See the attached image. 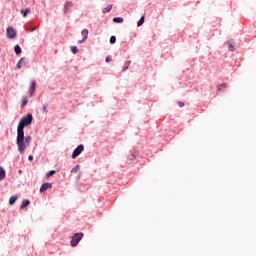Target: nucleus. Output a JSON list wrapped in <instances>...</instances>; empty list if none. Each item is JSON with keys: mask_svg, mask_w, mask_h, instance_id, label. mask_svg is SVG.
Segmentation results:
<instances>
[{"mask_svg": "<svg viewBox=\"0 0 256 256\" xmlns=\"http://www.w3.org/2000/svg\"><path fill=\"white\" fill-rule=\"evenodd\" d=\"M129 63H130V62H126V63H125L124 71H127V70L129 69Z\"/></svg>", "mask_w": 256, "mask_h": 256, "instance_id": "cd10ccee", "label": "nucleus"}, {"mask_svg": "<svg viewBox=\"0 0 256 256\" xmlns=\"http://www.w3.org/2000/svg\"><path fill=\"white\" fill-rule=\"evenodd\" d=\"M47 189H53V184L52 183L42 184V186L40 187V193L47 191Z\"/></svg>", "mask_w": 256, "mask_h": 256, "instance_id": "423d86ee", "label": "nucleus"}, {"mask_svg": "<svg viewBox=\"0 0 256 256\" xmlns=\"http://www.w3.org/2000/svg\"><path fill=\"white\" fill-rule=\"evenodd\" d=\"M5 176H6L5 169L2 166H0V181H3V179H5Z\"/></svg>", "mask_w": 256, "mask_h": 256, "instance_id": "1a4fd4ad", "label": "nucleus"}, {"mask_svg": "<svg viewBox=\"0 0 256 256\" xmlns=\"http://www.w3.org/2000/svg\"><path fill=\"white\" fill-rule=\"evenodd\" d=\"M110 43H111V45L117 43V37L111 36V37H110Z\"/></svg>", "mask_w": 256, "mask_h": 256, "instance_id": "5701e85b", "label": "nucleus"}, {"mask_svg": "<svg viewBox=\"0 0 256 256\" xmlns=\"http://www.w3.org/2000/svg\"><path fill=\"white\" fill-rule=\"evenodd\" d=\"M14 51H15L16 55H21V46L16 45L14 47Z\"/></svg>", "mask_w": 256, "mask_h": 256, "instance_id": "f3484780", "label": "nucleus"}, {"mask_svg": "<svg viewBox=\"0 0 256 256\" xmlns=\"http://www.w3.org/2000/svg\"><path fill=\"white\" fill-rule=\"evenodd\" d=\"M15 201H17V196H11L9 199V205H15Z\"/></svg>", "mask_w": 256, "mask_h": 256, "instance_id": "2eb2a0df", "label": "nucleus"}, {"mask_svg": "<svg viewBox=\"0 0 256 256\" xmlns=\"http://www.w3.org/2000/svg\"><path fill=\"white\" fill-rule=\"evenodd\" d=\"M35 29H37L36 27H33L31 25L27 26L26 27V31L30 32V33H33V31H35Z\"/></svg>", "mask_w": 256, "mask_h": 256, "instance_id": "4be33fe9", "label": "nucleus"}, {"mask_svg": "<svg viewBox=\"0 0 256 256\" xmlns=\"http://www.w3.org/2000/svg\"><path fill=\"white\" fill-rule=\"evenodd\" d=\"M227 87V84H220L218 85V91H223Z\"/></svg>", "mask_w": 256, "mask_h": 256, "instance_id": "393cba45", "label": "nucleus"}, {"mask_svg": "<svg viewBox=\"0 0 256 256\" xmlns=\"http://www.w3.org/2000/svg\"><path fill=\"white\" fill-rule=\"evenodd\" d=\"M21 15H23V17H27V14L28 13H31V10L30 9H22L20 11Z\"/></svg>", "mask_w": 256, "mask_h": 256, "instance_id": "4468645a", "label": "nucleus"}, {"mask_svg": "<svg viewBox=\"0 0 256 256\" xmlns=\"http://www.w3.org/2000/svg\"><path fill=\"white\" fill-rule=\"evenodd\" d=\"M22 65H27V60H25V58H21L19 60V62L16 65L17 69H21Z\"/></svg>", "mask_w": 256, "mask_h": 256, "instance_id": "6e6552de", "label": "nucleus"}, {"mask_svg": "<svg viewBox=\"0 0 256 256\" xmlns=\"http://www.w3.org/2000/svg\"><path fill=\"white\" fill-rule=\"evenodd\" d=\"M6 37L8 39H15V37H17V30L13 27H8L6 29Z\"/></svg>", "mask_w": 256, "mask_h": 256, "instance_id": "20e7f679", "label": "nucleus"}, {"mask_svg": "<svg viewBox=\"0 0 256 256\" xmlns=\"http://www.w3.org/2000/svg\"><path fill=\"white\" fill-rule=\"evenodd\" d=\"M79 169H81V166L76 165L74 168H72L71 173H79Z\"/></svg>", "mask_w": 256, "mask_h": 256, "instance_id": "aec40b11", "label": "nucleus"}, {"mask_svg": "<svg viewBox=\"0 0 256 256\" xmlns=\"http://www.w3.org/2000/svg\"><path fill=\"white\" fill-rule=\"evenodd\" d=\"M85 149V146L83 144H80L72 153V159H77L79 157L80 153H83Z\"/></svg>", "mask_w": 256, "mask_h": 256, "instance_id": "39448f33", "label": "nucleus"}, {"mask_svg": "<svg viewBox=\"0 0 256 256\" xmlns=\"http://www.w3.org/2000/svg\"><path fill=\"white\" fill-rule=\"evenodd\" d=\"M83 239V233H76L72 236L70 245L71 247H77L79 245V242Z\"/></svg>", "mask_w": 256, "mask_h": 256, "instance_id": "7ed1b4c3", "label": "nucleus"}, {"mask_svg": "<svg viewBox=\"0 0 256 256\" xmlns=\"http://www.w3.org/2000/svg\"><path fill=\"white\" fill-rule=\"evenodd\" d=\"M29 203H30L29 200L22 201L20 209H25V207H27Z\"/></svg>", "mask_w": 256, "mask_h": 256, "instance_id": "dca6fc26", "label": "nucleus"}, {"mask_svg": "<svg viewBox=\"0 0 256 256\" xmlns=\"http://www.w3.org/2000/svg\"><path fill=\"white\" fill-rule=\"evenodd\" d=\"M137 156V153L132 154L133 159Z\"/></svg>", "mask_w": 256, "mask_h": 256, "instance_id": "2f4dec72", "label": "nucleus"}, {"mask_svg": "<svg viewBox=\"0 0 256 256\" xmlns=\"http://www.w3.org/2000/svg\"><path fill=\"white\" fill-rule=\"evenodd\" d=\"M31 123H33V115L27 114L26 116H23L18 123L17 132H25L23 129H25V127H29Z\"/></svg>", "mask_w": 256, "mask_h": 256, "instance_id": "f03ea898", "label": "nucleus"}, {"mask_svg": "<svg viewBox=\"0 0 256 256\" xmlns=\"http://www.w3.org/2000/svg\"><path fill=\"white\" fill-rule=\"evenodd\" d=\"M41 111H42V113H47V106L43 105L41 107Z\"/></svg>", "mask_w": 256, "mask_h": 256, "instance_id": "bb28decb", "label": "nucleus"}, {"mask_svg": "<svg viewBox=\"0 0 256 256\" xmlns=\"http://www.w3.org/2000/svg\"><path fill=\"white\" fill-rule=\"evenodd\" d=\"M71 5H73L72 2L67 1V2L65 3V6H64V12H65V13H67V11H69V9H71Z\"/></svg>", "mask_w": 256, "mask_h": 256, "instance_id": "9d476101", "label": "nucleus"}, {"mask_svg": "<svg viewBox=\"0 0 256 256\" xmlns=\"http://www.w3.org/2000/svg\"><path fill=\"white\" fill-rule=\"evenodd\" d=\"M31 136L25 137V132H17L16 145L19 153H25V149L31 145Z\"/></svg>", "mask_w": 256, "mask_h": 256, "instance_id": "f257e3e1", "label": "nucleus"}, {"mask_svg": "<svg viewBox=\"0 0 256 256\" xmlns=\"http://www.w3.org/2000/svg\"><path fill=\"white\" fill-rule=\"evenodd\" d=\"M21 103H22V107H25V105L29 103V98H27V96H23Z\"/></svg>", "mask_w": 256, "mask_h": 256, "instance_id": "ddd939ff", "label": "nucleus"}, {"mask_svg": "<svg viewBox=\"0 0 256 256\" xmlns=\"http://www.w3.org/2000/svg\"><path fill=\"white\" fill-rule=\"evenodd\" d=\"M111 9H113V5H108L106 8L103 9V13H109V11H111Z\"/></svg>", "mask_w": 256, "mask_h": 256, "instance_id": "6ab92c4d", "label": "nucleus"}, {"mask_svg": "<svg viewBox=\"0 0 256 256\" xmlns=\"http://www.w3.org/2000/svg\"><path fill=\"white\" fill-rule=\"evenodd\" d=\"M178 106H179V107H185V103H184V102L179 101V102H178Z\"/></svg>", "mask_w": 256, "mask_h": 256, "instance_id": "c85d7f7f", "label": "nucleus"}, {"mask_svg": "<svg viewBox=\"0 0 256 256\" xmlns=\"http://www.w3.org/2000/svg\"><path fill=\"white\" fill-rule=\"evenodd\" d=\"M71 51L72 53H74V55H76V53H79V49L77 48V46H72Z\"/></svg>", "mask_w": 256, "mask_h": 256, "instance_id": "b1692460", "label": "nucleus"}, {"mask_svg": "<svg viewBox=\"0 0 256 256\" xmlns=\"http://www.w3.org/2000/svg\"><path fill=\"white\" fill-rule=\"evenodd\" d=\"M35 93V81L32 82L30 89H29V95L30 97Z\"/></svg>", "mask_w": 256, "mask_h": 256, "instance_id": "9b49d317", "label": "nucleus"}, {"mask_svg": "<svg viewBox=\"0 0 256 256\" xmlns=\"http://www.w3.org/2000/svg\"><path fill=\"white\" fill-rule=\"evenodd\" d=\"M53 175H55V170L46 173V177H53Z\"/></svg>", "mask_w": 256, "mask_h": 256, "instance_id": "a878e982", "label": "nucleus"}, {"mask_svg": "<svg viewBox=\"0 0 256 256\" xmlns=\"http://www.w3.org/2000/svg\"><path fill=\"white\" fill-rule=\"evenodd\" d=\"M145 23V16H142L137 23V27H141Z\"/></svg>", "mask_w": 256, "mask_h": 256, "instance_id": "a211bd4d", "label": "nucleus"}, {"mask_svg": "<svg viewBox=\"0 0 256 256\" xmlns=\"http://www.w3.org/2000/svg\"><path fill=\"white\" fill-rule=\"evenodd\" d=\"M28 159H29V161H33V156L30 155V156L28 157Z\"/></svg>", "mask_w": 256, "mask_h": 256, "instance_id": "7c9ffc66", "label": "nucleus"}, {"mask_svg": "<svg viewBox=\"0 0 256 256\" xmlns=\"http://www.w3.org/2000/svg\"><path fill=\"white\" fill-rule=\"evenodd\" d=\"M227 45L230 51H235V43H233V41H228Z\"/></svg>", "mask_w": 256, "mask_h": 256, "instance_id": "f8f14e48", "label": "nucleus"}, {"mask_svg": "<svg viewBox=\"0 0 256 256\" xmlns=\"http://www.w3.org/2000/svg\"><path fill=\"white\" fill-rule=\"evenodd\" d=\"M82 36H83V39L79 40L78 43H83V41H85L89 37V30L87 29L82 30Z\"/></svg>", "mask_w": 256, "mask_h": 256, "instance_id": "0eeeda50", "label": "nucleus"}, {"mask_svg": "<svg viewBox=\"0 0 256 256\" xmlns=\"http://www.w3.org/2000/svg\"><path fill=\"white\" fill-rule=\"evenodd\" d=\"M114 23H123V18L122 17H115L113 18Z\"/></svg>", "mask_w": 256, "mask_h": 256, "instance_id": "412c9836", "label": "nucleus"}, {"mask_svg": "<svg viewBox=\"0 0 256 256\" xmlns=\"http://www.w3.org/2000/svg\"><path fill=\"white\" fill-rule=\"evenodd\" d=\"M111 60H112L111 57H109V56L106 57V63H111Z\"/></svg>", "mask_w": 256, "mask_h": 256, "instance_id": "c756f323", "label": "nucleus"}]
</instances>
